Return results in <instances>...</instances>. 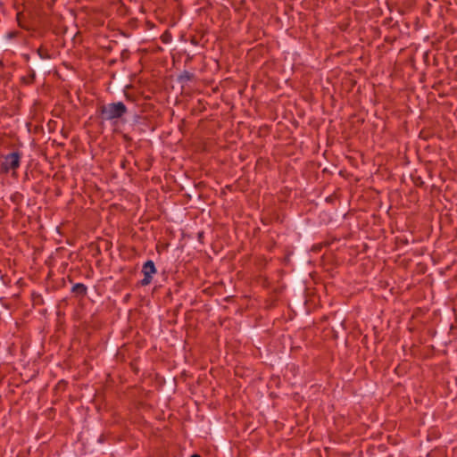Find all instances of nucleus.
Returning a JSON list of instances; mask_svg holds the SVG:
<instances>
[{
  "label": "nucleus",
  "instance_id": "nucleus-1",
  "mask_svg": "<svg viewBox=\"0 0 457 457\" xmlns=\"http://www.w3.org/2000/svg\"><path fill=\"white\" fill-rule=\"evenodd\" d=\"M126 112L127 108L123 103H112L102 106L101 116L103 120H112L120 118Z\"/></svg>",
  "mask_w": 457,
  "mask_h": 457
},
{
  "label": "nucleus",
  "instance_id": "nucleus-2",
  "mask_svg": "<svg viewBox=\"0 0 457 457\" xmlns=\"http://www.w3.org/2000/svg\"><path fill=\"white\" fill-rule=\"evenodd\" d=\"M21 155L19 153L14 152L4 156L2 162V169L4 172L15 170L20 166Z\"/></svg>",
  "mask_w": 457,
  "mask_h": 457
},
{
  "label": "nucleus",
  "instance_id": "nucleus-3",
  "mask_svg": "<svg viewBox=\"0 0 457 457\" xmlns=\"http://www.w3.org/2000/svg\"><path fill=\"white\" fill-rule=\"evenodd\" d=\"M156 273V269L153 261L145 262V286L152 280V274Z\"/></svg>",
  "mask_w": 457,
  "mask_h": 457
},
{
  "label": "nucleus",
  "instance_id": "nucleus-4",
  "mask_svg": "<svg viewBox=\"0 0 457 457\" xmlns=\"http://www.w3.org/2000/svg\"><path fill=\"white\" fill-rule=\"evenodd\" d=\"M71 290L73 293L84 295L87 293V287L82 283H77L72 287Z\"/></svg>",
  "mask_w": 457,
  "mask_h": 457
},
{
  "label": "nucleus",
  "instance_id": "nucleus-5",
  "mask_svg": "<svg viewBox=\"0 0 457 457\" xmlns=\"http://www.w3.org/2000/svg\"><path fill=\"white\" fill-rule=\"evenodd\" d=\"M153 105L151 104H148L145 101V105H144V108H145V113L149 112L150 109H152Z\"/></svg>",
  "mask_w": 457,
  "mask_h": 457
},
{
  "label": "nucleus",
  "instance_id": "nucleus-6",
  "mask_svg": "<svg viewBox=\"0 0 457 457\" xmlns=\"http://www.w3.org/2000/svg\"><path fill=\"white\" fill-rule=\"evenodd\" d=\"M146 27H147V28H153V27H154V25H153L151 22L146 21V22H145V28H146Z\"/></svg>",
  "mask_w": 457,
  "mask_h": 457
},
{
  "label": "nucleus",
  "instance_id": "nucleus-7",
  "mask_svg": "<svg viewBox=\"0 0 457 457\" xmlns=\"http://www.w3.org/2000/svg\"><path fill=\"white\" fill-rule=\"evenodd\" d=\"M191 457H201V456L198 454H193V455H191Z\"/></svg>",
  "mask_w": 457,
  "mask_h": 457
}]
</instances>
